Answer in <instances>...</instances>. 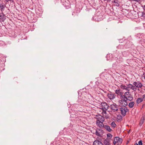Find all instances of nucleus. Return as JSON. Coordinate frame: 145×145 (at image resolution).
Masks as SVG:
<instances>
[{
    "label": "nucleus",
    "instance_id": "423d86ee",
    "mask_svg": "<svg viewBox=\"0 0 145 145\" xmlns=\"http://www.w3.org/2000/svg\"><path fill=\"white\" fill-rule=\"evenodd\" d=\"M97 139L93 142V145H103V143L100 140L99 137H98Z\"/></svg>",
    "mask_w": 145,
    "mask_h": 145
},
{
    "label": "nucleus",
    "instance_id": "1a4fd4ad",
    "mask_svg": "<svg viewBox=\"0 0 145 145\" xmlns=\"http://www.w3.org/2000/svg\"><path fill=\"white\" fill-rule=\"evenodd\" d=\"M111 108L114 110V111H117L118 110V106L116 104H113L110 105Z\"/></svg>",
    "mask_w": 145,
    "mask_h": 145
},
{
    "label": "nucleus",
    "instance_id": "b1692460",
    "mask_svg": "<svg viewBox=\"0 0 145 145\" xmlns=\"http://www.w3.org/2000/svg\"><path fill=\"white\" fill-rule=\"evenodd\" d=\"M111 125L113 128H115L116 126V125L114 121H113L111 123Z\"/></svg>",
    "mask_w": 145,
    "mask_h": 145
},
{
    "label": "nucleus",
    "instance_id": "c85d7f7f",
    "mask_svg": "<svg viewBox=\"0 0 145 145\" xmlns=\"http://www.w3.org/2000/svg\"><path fill=\"white\" fill-rule=\"evenodd\" d=\"M142 145V141L141 140L138 142V145Z\"/></svg>",
    "mask_w": 145,
    "mask_h": 145
},
{
    "label": "nucleus",
    "instance_id": "a878e982",
    "mask_svg": "<svg viewBox=\"0 0 145 145\" xmlns=\"http://www.w3.org/2000/svg\"><path fill=\"white\" fill-rule=\"evenodd\" d=\"M131 89L133 90L134 91H135L137 90V88L136 87L133 85L132 86V87H131Z\"/></svg>",
    "mask_w": 145,
    "mask_h": 145
},
{
    "label": "nucleus",
    "instance_id": "dca6fc26",
    "mask_svg": "<svg viewBox=\"0 0 145 145\" xmlns=\"http://www.w3.org/2000/svg\"><path fill=\"white\" fill-rule=\"evenodd\" d=\"M115 92L116 94L120 95V96H121V95H123L121 91V90L119 89L116 90Z\"/></svg>",
    "mask_w": 145,
    "mask_h": 145
},
{
    "label": "nucleus",
    "instance_id": "4468645a",
    "mask_svg": "<svg viewBox=\"0 0 145 145\" xmlns=\"http://www.w3.org/2000/svg\"><path fill=\"white\" fill-rule=\"evenodd\" d=\"M130 95L131 94L130 92L128 91L125 92L124 95L123 94V95H121L120 97H122L123 98H124V99H125Z\"/></svg>",
    "mask_w": 145,
    "mask_h": 145
},
{
    "label": "nucleus",
    "instance_id": "cd10ccee",
    "mask_svg": "<svg viewBox=\"0 0 145 145\" xmlns=\"http://www.w3.org/2000/svg\"><path fill=\"white\" fill-rule=\"evenodd\" d=\"M127 53V52L125 51L122 52V54L123 56H125Z\"/></svg>",
    "mask_w": 145,
    "mask_h": 145
},
{
    "label": "nucleus",
    "instance_id": "aec40b11",
    "mask_svg": "<svg viewBox=\"0 0 145 145\" xmlns=\"http://www.w3.org/2000/svg\"><path fill=\"white\" fill-rule=\"evenodd\" d=\"M135 105V102L134 101L131 102L129 104V106L130 108H132Z\"/></svg>",
    "mask_w": 145,
    "mask_h": 145
},
{
    "label": "nucleus",
    "instance_id": "2eb2a0df",
    "mask_svg": "<svg viewBox=\"0 0 145 145\" xmlns=\"http://www.w3.org/2000/svg\"><path fill=\"white\" fill-rule=\"evenodd\" d=\"M120 87L122 89H125L129 91V90L128 89L127 86H125L123 84H121L120 85Z\"/></svg>",
    "mask_w": 145,
    "mask_h": 145
},
{
    "label": "nucleus",
    "instance_id": "7ed1b4c3",
    "mask_svg": "<svg viewBox=\"0 0 145 145\" xmlns=\"http://www.w3.org/2000/svg\"><path fill=\"white\" fill-rule=\"evenodd\" d=\"M120 110L121 114L123 116L125 115L126 112L129 111V109L125 106L121 107Z\"/></svg>",
    "mask_w": 145,
    "mask_h": 145
},
{
    "label": "nucleus",
    "instance_id": "f704fd0d",
    "mask_svg": "<svg viewBox=\"0 0 145 145\" xmlns=\"http://www.w3.org/2000/svg\"><path fill=\"white\" fill-rule=\"evenodd\" d=\"M107 136H112L110 134H107Z\"/></svg>",
    "mask_w": 145,
    "mask_h": 145
},
{
    "label": "nucleus",
    "instance_id": "f8f14e48",
    "mask_svg": "<svg viewBox=\"0 0 145 145\" xmlns=\"http://www.w3.org/2000/svg\"><path fill=\"white\" fill-rule=\"evenodd\" d=\"M96 124L97 127L101 128L104 127L105 125H104L103 122H96Z\"/></svg>",
    "mask_w": 145,
    "mask_h": 145
},
{
    "label": "nucleus",
    "instance_id": "a211bd4d",
    "mask_svg": "<svg viewBox=\"0 0 145 145\" xmlns=\"http://www.w3.org/2000/svg\"><path fill=\"white\" fill-rule=\"evenodd\" d=\"M133 97L132 95H130L129 96H128L127 98H126L125 99L127 101L128 100H129L130 101H132L133 99Z\"/></svg>",
    "mask_w": 145,
    "mask_h": 145
},
{
    "label": "nucleus",
    "instance_id": "9b49d317",
    "mask_svg": "<svg viewBox=\"0 0 145 145\" xmlns=\"http://www.w3.org/2000/svg\"><path fill=\"white\" fill-rule=\"evenodd\" d=\"M6 19V17L3 13H0V22H3Z\"/></svg>",
    "mask_w": 145,
    "mask_h": 145
},
{
    "label": "nucleus",
    "instance_id": "79ce46f5",
    "mask_svg": "<svg viewBox=\"0 0 145 145\" xmlns=\"http://www.w3.org/2000/svg\"><path fill=\"white\" fill-rule=\"evenodd\" d=\"M117 145H118V144H117Z\"/></svg>",
    "mask_w": 145,
    "mask_h": 145
},
{
    "label": "nucleus",
    "instance_id": "5701e85b",
    "mask_svg": "<svg viewBox=\"0 0 145 145\" xmlns=\"http://www.w3.org/2000/svg\"><path fill=\"white\" fill-rule=\"evenodd\" d=\"M101 131L100 129H99L98 131L96 130V134L97 136H101L100 132V131Z\"/></svg>",
    "mask_w": 145,
    "mask_h": 145
},
{
    "label": "nucleus",
    "instance_id": "473e14b6",
    "mask_svg": "<svg viewBox=\"0 0 145 145\" xmlns=\"http://www.w3.org/2000/svg\"><path fill=\"white\" fill-rule=\"evenodd\" d=\"M143 9L144 10H145V5H142V6Z\"/></svg>",
    "mask_w": 145,
    "mask_h": 145
},
{
    "label": "nucleus",
    "instance_id": "c756f323",
    "mask_svg": "<svg viewBox=\"0 0 145 145\" xmlns=\"http://www.w3.org/2000/svg\"><path fill=\"white\" fill-rule=\"evenodd\" d=\"M143 100H145V94L143 95L142 96V98Z\"/></svg>",
    "mask_w": 145,
    "mask_h": 145
},
{
    "label": "nucleus",
    "instance_id": "412c9836",
    "mask_svg": "<svg viewBox=\"0 0 145 145\" xmlns=\"http://www.w3.org/2000/svg\"><path fill=\"white\" fill-rule=\"evenodd\" d=\"M142 98L139 97L137 98L136 100V102L137 104H139L143 101Z\"/></svg>",
    "mask_w": 145,
    "mask_h": 145
},
{
    "label": "nucleus",
    "instance_id": "9d476101",
    "mask_svg": "<svg viewBox=\"0 0 145 145\" xmlns=\"http://www.w3.org/2000/svg\"><path fill=\"white\" fill-rule=\"evenodd\" d=\"M110 138L108 137L104 140L103 144L104 145H110Z\"/></svg>",
    "mask_w": 145,
    "mask_h": 145
},
{
    "label": "nucleus",
    "instance_id": "4c0bfd02",
    "mask_svg": "<svg viewBox=\"0 0 145 145\" xmlns=\"http://www.w3.org/2000/svg\"><path fill=\"white\" fill-rule=\"evenodd\" d=\"M123 46L122 45H120V47H122Z\"/></svg>",
    "mask_w": 145,
    "mask_h": 145
},
{
    "label": "nucleus",
    "instance_id": "0eeeda50",
    "mask_svg": "<svg viewBox=\"0 0 145 145\" xmlns=\"http://www.w3.org/2000/svg\"><path fill=\"white\" fill-rule=\"evenodd\" d=\"M133 84L136 88H141L142 86V84L139 82H134Z\"/></svg>",
    "mask_w": 145,
    "mask_h": 145
},
{
    "label": "nucleus",
    "instance_id": "4be33fe9",
    "mask_svg": "<svg viewBox=\"0 0 145 145\" xmlns=\"http://www.w3.org/2000/svg\"><path fill=\"white\" fill-rule=\"evenodd\" d=\"M144 120L145 119L144 117H142L141 118L140 122V126H141L144 123Z\"/></svg>",
    "mask_w": 145,
    "mask_h": 145
},
{
    "label": "nucleus",
    "instance_id": "6e6552de",
    "mask_svg": "<svg viewBox=\"0 0 145 145\" xmlns=\"http://www.w3.org/2000/svg\"><path fill=\"white\" fill-rule=\"evenodd\" d=\"M107 96L110 99L112 100L114 99L115 98L116 95L115 94L110 93L107 94Z\"/></svg>",
    "mask_w": 145,
    "mask_h": 145
},
{
    "label": "nucleus",
    "instance_id": "39448f33",
    "mask_svg": "<svg viewBox=\"0 0 145 145\" xmlns=\"http://www.w3.org/2000/svg\"><path fill=\"white\" fill-rule=\"evenodd\" d=\"M96 121L103 122L105 120L104 118L101 115H99L96 117Z\"/></svg>",
    "mask_w": 145,
    "mask_h": 145
},
{
    "label": "nucleus",
    "instance_id": "a19ab883",
    "mask_svg": "<svg viewBox=\"0 0 145 145\" xmlns=\"http://www.w3.org/2000/svg\"><path fill=\"white\" fill-rule=\"evenodd\" d=\"M1 0H0V1H1Z\"/></svg>",
    "mask_w": 145,
    "mask_h": 145
},
{
    "label": "nucleus",
    "instance_id": "bb28decb",
    "mask_svg": "<svg viewBox=\"0 0 145 145\" xmlns=\"http://www.w3.org/2000/svg\"><path fill=\"white\" fill-rule=\"evenodd\" d=\"M141 16L145 18V13L143 12H142L141 13Z\"/></svg>",
    "mask_w": 145,
    "mask_h": 145
},
{
    "label": "nucleus",
    "instance_id": "6ab92c4d",
    "mask_svg": "<svg viewBox=\"0 0 145 145\" xmlns=\"http://www.w3.org/2000/svg\"><path fill=\"white\" fill-rule=\"evenodd\" d=\"M103 110V112L102 113L103 115V116H105V118L106 119H107L108 117L109 116H105V114H106V110Z\"/></svg>",
    "mask_w": 145,
    "mask_h": 145
},
{
    "label": "nucleus",
    "instance_id": "58836bf2",
    "mask_svg": "<svg viewBox=\"0 0 145 145\" xmlns=\"http://www.w3.org/2000/svg\"><path fill=\"white\" fill-rule=\"evenodd\" d=\"M144 79H145V75L144 76Z\"/></svg>",
    "mask_w": 145,
    "mask_h": 145
},
{
    "label": "nucleus",
    "instance_id": "f257e3e1",
    "mask_svg": "<svg viewBox=\"0 0 145 145\" xmlns=\"http://www.w3.org/2000/svg\"><path fill=\"white\" fill-rule=\"evenodd\" d=\"M120 99L119 100V105L120 106L125 107L128 105L127 101L124 98L120 97Z\"/></svg>",
    "mask_w": 145,
    "mask_h": 145
},
{
    "label": "nucleus",
    "instance_id": "7c9ffc66",
    "mask_svg": "<svg viewBox=\"0 0 145 145\" xmlns=\"http://www.w3.org/2000/svg\"><path fill=\"white\" fill-rule=\"evenodd\" d=\"M118 1H117L116 0H114L113 1V2L114 3H116V4L117 3H118Z\"/></svg>",
    "mask_w": 145,
    "mask_h": 145
},
{
    "label": "nucleus",
    "instance_id": "ea45409f",
    "mask_svg": "<svg viewBox=\"0 0 145 145\" xmlns=\"http://www.w3.org/2000/svg\"><path fill=\"white\" fill-rule=\"evenodd\" d=\"M110 137V136H109V137Z\"/></svg>",
    "mask_w": 145,
    "mask_h": 145
},
{
    "label": "nucleus",
    "instance_id": "f03ea898",
    "mask_svg": "<svg viewBox=\"0 0 145 145\" xmlns=\"http://www.w3.org/2000/svg\"><path fill=\"white\" fill-rule=\"evenodd\" d=\"M122 141V139L119 138V137H115L114 138L113 143L114 145H115L116 144L118 145L121 143Z\"/></svg>",
    "mask_w": 145,
    "mask_h": 145
},
{
    "label": "nucleus",
    "instance_id": "393cba45",
    "mask_svg": "<svg viewBox=\"0 0 145 145\" xmlns=\"http://www.w3.org/2000/svg\"><path fill=\"white\" fill-rule=\"evenodd\" d=\"M133 85L131 84H129L128 85H127V86L128 89L129 90V91L130 90V88L131 89V87H132Z\"/></svg>",
    "mask_w": 145,
    "mask_h": 145
},
{
    "label": "nucleus",
    "instance_id": "72a5a7b5",
    "mask_svg": "<svg viewBox=\"0 0 145 145\" xmlns=\"http://www.w3.org/2000/svg\"><path fill=\"white\" fill-rule=\"evenodd\" d=\"M116 5L118 7H119L120 6V5L119 4V3H118L116 4Z\"/></svg>",
    "mask_w": 145,
    "mask_h": 145
},
{
    "label": "nucleus",
    "instance_id": "f3484780",
    "mask_svg": "<svg viewBox=\"0 0 145 145\" xmlns=\"http://www.w3.org/2000/svg\"><path fill=\"white\" fill-rule=\"evenodd\" d=\"M104 127L108 131L110 132L112 131V129L110 127L107 125H105Z\"/></svg>",
    "mask_w": 145,
    "mask_h": 145
},
{
    "label": "nucleus",
    "instance_id": "2f4dec72",
    "mask_svg": "<svg viewBox=\"0 0 145 145\" xmlns=\"http://www.w3.org/2000/svg\"><path fill=\"white\" fill-rule=\"evenodd\" d=\"M5 1H6V2H8L9 1H12V2L13 1V0H5Z\"/></svg>",
    "mask_w": 145,
    "mask_h": 145
},
{
    "label": "nucleus",
    "instance_id": "e433bc0d",
    "mask_svg": "<svg viewBox=\"0 0 145 145\" xmlns=\"http://www.w3.org/2000/svg\"><path fill=\"white\" fill-rule=\"evenodd\" d=\"M135 145H138V144L137 143H135Z\"/></svg>",
    "mask_w": 145,
    "mask_h": 145
},
{
    "label": "nucleus",
    "instance_id": "c9c22d12",
    "mask_svg": "<svg viewBox=\"0 0 145 145\" xmlns=\"http://www.w3.org/2000/svg\"><path fill=\"white\" fill-rule=\"evenodd\" d=\"M129 142V140H128L127 141V144H128V143Z\"/></svg>",
    "mask_w": 145,
    "mask_h": 145
},
{
    "label": "nucleus",
    "instance_id": "ddd939ff",
    "mask_svg": "<svg viewBox=\"0 0 145 145\" xmlns=\"http://www.w3.org/2000/svg\"><path fill=\"white\" fill-rule=\"evenodd\" d=\"M63 5H64L65 7L67 9L69 8L70 7V2L68 0L65 1Z\"/></svg>",
    "mask_w": 145,
    "mask_h": 145
},
{
    "label": "nucleus",
    "instance_id": "20e7f679",
    "mask_svg": "<svg viewBox=\"0 0 145 145\" xmlns=\"http://www.w3.org/2000/svg\"><path fill=\"white\" fill-rule=\"evenodd\" d=\"M101 105L102 107L101 108L102 110H107L109 107L108 105L105 102L101 103Z\"/></svg>",
    "mask_w": 145,
    "mask_h": 145
}]
</instances>
